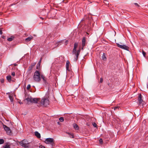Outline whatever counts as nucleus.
Returning a JSON list of instances; mask_svg holds the SVG:
<instances>
[{
  "mask_svg": "<svg viewBox=\"0 0 148 148\" xmlns=\"http://www.w3.org/2000/svg\"><path fill=\"white\" fill-rule=\"evenodd\" d=\"M93 126L95 127H97V124L95 123H94L93 124Z\"/></svg>",
  "mask_w": 148,
  "mask_h": 148,
  "instance_id": "obj_34",
  "label": "nucleus"
},
{
  "mask_svg": "<svg viewBox=\"0 0 148 148\" xmlns=\"http://www.w3.org/2000/svg\"><path fill=\"white\" fill-rule=\"evenodd\" d=\"M3 148H10V146L9 145H6L3 146Z\"/></svg>",
  "mask_w": 148,
  "mask_h": 148,
  "instance_id": "obj_24",
  "label": "nucleus"
},
{
  "mask_svg": "<svg viewBox=\"0 0 148 148\" xmlns=\"http://www.w3.org/2000/svg\"><path fill=\"white\" fill-rule=\"evenodd\" d=\"M9 97L10 98V99L11 101V102H13V97L11 95H9Z\"/></svg>",
  "mask_w": 148,
  "mask_h": 148,
  "instance_id": "obj_22",
  "label": "nucleus"
},
{
  "mask_svg": "<svg viewBox=\"0 0 148 148\" xmlns=\"http://www.w3.org/2000/svg\"><path fill=\"white\" fill-rule=\"evenodd\" d=\"M80 51V49H79L77 51L76 54L75 55L76 56V57L75 58L74 60L75 62H76L77 60L78 59V56H79Z\"/></svg>",
  "mask_w": 148,
  "mask_h": 148,
  "instance_id": "obj_8",
  "label": "nucleus"
},
{
  "mask_svg": "<svg viewBox=\"0 0 148 148\" xmlns=\"http://www.w3.org/2000/svg\"><path fill=\"white\" fill-rule=\"evenodd\" d=\"M69 136L70 138H74V136L73 134H71Z\"/></svg>",
  "mask_w": 148,
  "mask_h": 148,
  "instance_id": "obj_28",
  "label": "nucleus"
},
{
  "mask_svg": "<svg viewBox=\"0 0 148 148\" xmlns=\"http://www.w3.org/2000/svg\"><path fill=\"white\" fill-rule=\"evenodd\" d=\"M85 20V19L83 18L81 20V21H84Z\"/></svg>",
  "mask_w": 148,
  "mask_h": 148,
  "instance_id": "obj_47",
  "label": "nucleus"
},
{
  "mask_svg": "<svg viewBox=\"0 0 148 148\" xmlns=\"http://www.w3.org/2000/svg\"><path fill=\"white\" fill-rule=\"evenodd\" d=\"M134 4H135V5H136V6H138V7H139V6H140V5H138V4L137 3H134Z\"/></svg>",
  "mask_w": 148,
  "mask_h": 148,
  "instance_id": "obj_43",
  "label": "nucleus"
},
{
  "mask_svg": "<svg viewBox=\"0 0 148 148\" xmlns=\"http://www.w3.org/2000/svg\"><path fill=\"white\" fill-rule=\"evenodd\" d=\"M84 47H82V48H81V49H82V50H83V49H84Z\"/></svg>",
  "mask_w": 148,
  "mask_h": 148,
  "instance_id": "obj_50",
  "label": "nucleus"
},
{
  "mask_svg": "<svg viewBox=\"0 0 148 148\" xmlns=\"http://www.w3.org/2000/svg\"><path fill=\"white\" fill-rule=\"evenodd\" d=\"M103 79L102 78H101L100 79V82L101 83L103 82Z\"/></svg>",
  "mask_w": 148,
  "mask_h": 148,
  "instance_id": "obj_38",
  "label": "nucleus"
},
{
  "mask_svg": "<svg viewBox=\"0 0 148 148\" xmlns=\"http://www.w3.org/2000/svg\"><path fill=\"white\" fill-rule=\"evenodd\" d=\"M36 64V63H33L32 64H31L30 66L28 68L27 73L28 74H30L32 72V70L34 66Z\"/></svg>",
  "mask_w": 148,
  "mask_h": 148,
  "instance_id": "obj_6",
  "label": "nucleus"
},
{
  "mask_svg": "<svg viewBox=\"0 0 148 148\" xmlns=\"http://www.w3.org/2000/svg\"><path fill=\"white\" fill-rule=\"evenodd\" d=\"M116 44L117 46L120 48L128 51H129V47H128L125 45H120L118 43H116Z\"/></svg>",
  "mask_w": 148,
  "mask_h": 148,
  "instance_id": "obj_5",
  "label": "nucleus"
},
{
  "mask_svg": "<svg viewBox=\"0 0 148 148\" xmlns=\"http://www.w3.org/2000/svg\"><path fill=\"white\" fill-rule=\"evenodd\" d=\"M19 143L21 146L24 147H27L29 144L28 141L26 139H24L21 140L19 142Z\"/></svg>",
  "mask_w": 148,
  "mask_h": 148,
  "instance_id": "obj_3",
  "label": "nucleus"
},
{
  "mask_svg": "<svg viewBox=\"0 0 148 148\" xmlns=\"http://www.w3.org/2000/svg\"><path fill=\"white\" fill-rule=\"evenodd\" d=\"M14 37L13 36H11L10 37L8 38L7 40L10 42L12 41L14 39Z\"/></svg>",
  "mask_w": 148,
  "mask_h": 148,
  "instance_id": "obj_18",
  "label": "nucleus"
},
{
  "mask_svg": "<svg viewBox=\"0 0 148 148\" xmlns=\"http://www.w3.org/2000/svg\"><path fill=\"white\" fill-rule=\"evenodd\" d=\"M70 66V62L69 61H67L66 64V70L68 71H69V67Z\"/></svg>",
  "mask_w": 148,
  "mask_h": 148,
  "instance_id": "obj_13",
  "label": "nucleus"
},
{
  "mask_svg": "<svg viewBox=\"0 0 148 148\" xmlns=\"http://www.w3.org/2000/svg\"><path fill=\"white\" fill-rule=\"evenodd\" d=\"M50 144H51L52 147L54 146V142H53L52 143H50Z\"/></svg>",
  "mask_w": 148,
  "mask_h": 148,
  "instance_id": "obj_33",
  "label": "nucleus"
},
{
  "mask_svg": "<svg viewBox=\"0 0 148 148\" xmlns=\"http://www.w3.org/2000/svg\"><path fill=\"white\" fill-rule=\"evenodd\" d=\"M33 38V36H31L25 39V41L26 42H29Z\"/></svg>",
  "mask_w": 148,
  "mask_h": 148,
  "instance_id": "obj_17",
  "label": "nucleus"
},
{
  "mask_svg": "<svg viewBox=\"0 0 148 148\" xmlns=\"http://www.w3.org/2000/svg\"><path fill=\"white\" fill-rule=\"evenodd\" d=\"M3 127L4 130L6 132L7 134L8 135H10L11 134V131L10 128L6 125L3 124Z\"/></svg>",
  "mask_w": 148,
  "mask_h": 148,
  "instance_id": "obj_4",
  "label": "nucleus"
},
{
  "mask_svg": "<svg viewBox=\"0 0 148 148\" xmlns=\"http://www.w3.org/2000/svg\"><path fill=\"white\" fill-rule=\"evenodd\" d=\"M120 108V107L119 106L115 107L114 108V110H116V109L118 108V109Z\"/></svg>",
  "mask_w": 148,
  "mask_h": 148,
  "instance_id": "obj_36",
  "label": "nucleus"
},
{
  "mask_svg": "<svg viewBox=\"0 0 148 148\" xmlns=\"http://www.w3.org/2000/svg\"><path fill=\"white\" fill-rule=\"evenodd\" d=\"M40 99L34 98L33 99V101L32 103H38V101H39V100Z\"/></svg>",
  "mask_w": 148,
  "mask_h": 148,
  "instance_id": "obj_12",
  "label": "nucleus"
},
{
  "mask_svg": "<svg viewBox=\"0 0 148 148\" xmlns=\"http://www.w3.org/2000/svg\"><path fill=\"white\" fill-rule=\"evenodd\" d=\"M31 88V85L29 84L28 85L27 87V90H29Z\"/></svg>",
  "mask_w": 148,
  "mask_h": 148,
  "instance_id": "obj_31",
  "label": "nucleus"
},
{
  "mask_svg": "<svg viewBox=\"0 0 148 148\" xmlns=\"http://www.w3.org/2000/svg\"><path fill=\"white\" fill-rule=\"evenodd\" d=\"M42 59V58H40V60L38 62V63L37 64L39 66H40V64Z\"/></svg>",
  "mask_w": 148,
  "mask_h": 148,
  "instance_id": "obj_30",
  "label": "nucleus"
},
{
  "mask_svg": "<svg viewBox=\"0 0 148 148\" xmlns=\"http://www.w3.org/2000/svg\"><path fill=\"white\" fill-rule=\"evenodd\" d=\"M54 140L53 138H48L46 139L45 141V143L47 144H50V143L54 142Z\"/></svg>",
  "mask_w": 148,
  "mask_h": 148,
  "instance_id": "obj_7",
  "label": "nucleus"
},
{
  "mask_svg": "<svg viewBox=\"0 0 148 148\" xmlns=\"http://www.w3.org/2000/svg\"><path fill=\"white\" fill-rule=\"evenodd\" d=\"M2 38L3 39H5L6 38V37L4 36H2Z\"/></svg>",
  "mask_w": 148,
  "mask_h": 148,
  "instance_id": "obj_42",
  "label": "nucleus"
},
{
  "mask_svg": "<svg viewBox=\"0 0 148 148\" xmlns=\"http://www.w3.org/2000/svg\"><path fill=\"white\" fill-rule=\"evenodd\" d=\"M53 12H53V11H52H52H51V12H51V13H53Z\"/></svg>",
  "mask_w": 148,
  "mask_h": 148,
  "instance_id": "obj_48",
  "label": "nucleus"
},
{
  "mask_svg": "<svg viewBox=\"0 0 148 148\" xmlns=\"http://www.w3.org/2000/svg\"><path fill=\"white\" fill-rule=\"evenodd\" d=\"M68 40H66V41L65 43L66 45L68 44Z\"/></svg>",
  "mask_w": 148,
  "mask_h": 148,
  "instance_id": "obj_44",
  "label": "nucleus"
},
{
  "mask_svg": "<svg viewBox=\"0 0 148 148\" xmlns=\"http://www.w3.org/2000/svg\"><path fill=\"white\" fill-rule=\"evenodd\" d=\"M41 78L43 80L45 84H47L48 83L47 82L46 78L43 75H40Z\"/></svg>",
  "mask_w": 148,
  "mask_h": 148,
  "instance_id": "obj_10",
  "label": "nucleus"
},
{
  "mask_svg": "<svg viewBox=\"0 0 148 148\" xmlns=\"http://www.w3.org/2000/svg\"><path fill=\"white\" fill-rule=\"evenodd\" d=\"M99 143L100 144H102L103 143V140L101 138H100L99 140Z\"/></svg>",
  "mask_w": 148,
  "mask_h": 148,
  "instance_id": "obj_29",
  "label": "nucleus"
},
{
  "mask_svg": "<svg viewBox=\"0 0 148 148\" xmlns=\"http://www.w3.org/2000/svg\"><path fill=\"white\" fill-rule=\"evenodd\" d=\"M108 85H109H109H110V84L108 83Z\"/></svg>",
  "mask_w": 148,
  "mask_h": 148,
  "instance_id": "obj_52",
  "label": "nucleus"
},
{
  "mask_svg": "<svg viewBox=\"0 0 148 148\" xmlns=\"http://www.w3.org/2000/svg\"><path fill=\"white\" fill-rule=\"evenodd\" d=\"M44 12V11H42V12H41V14H42V15H45V14H44V13H43V12Z\"/></svg>",
  "mask_w": 148,
  "mask_h": 148,
  "instance_id": "obj_45",
  "label": "nucleus"
},
{
  "mask_svg": "<svg viewBox=\"0 0 148 148\" xmlns=\"http://www.w3.org/2000/svg\"><path fill=\"white\" fill-rule=\"evenodd\" d=\"M1 83H3L4 82V80L3 79H1Z\"/></svg>",
  "mask_w": 148,
  "mask_h": 148,
  "instance_id": "obj_39",
  "label": "nucleus"
},
{
  "mask_svg": "<svg viewBox=\"0 0 148 148\" xmlns=\"http://www.w3.org/2000/svg\"><path fill=\"white\" fill-rule=\"evenodd\" d=\"M49 99L46 97L42 98L40 101L41 104L45 106L49 105Z\"/></svg>",
  "mask_w": 148,
  "mask_h": 148,
  "instance_id": "obj_2",
  "label": "nucleus"
},
{
  "mask_svg": "<svg viewBox=\"0 0 148 148\" xmlns=\"http://www.w3.org/2000/svg\"><path fill=\"white\" fill-rule=\"evenodd\" d=\"M86 45V38L84 37L82 40V47H84Z\"/></svg>",
  "mask_w": 148,
  "mask_h": 148,
  "instance_id": "obj_11",
  "label": "nucleus"
},
{
  "mask_svg": "<svg viewBox=\"0 0 148 148\" xmlns=\"http://www.w3.org/2000/svg\"><path fill=\"white\" fill-rule=\"evenodd\" d=\"M59 120L61 122H62L64 121V118L62 117H61L59 119Z\"/></svg>",
  "mask_w": 148,
  "mask_h": 148,
  "instance_id": "obj_26",
  "label": "nucleus"
},
{
  "mask_svg": "<svg viewBox=\"0 0 148 148\" xmlns=\"http://www.w3.org/2000/svg\"><path fill=\"white\" fill-rule=\"evenodd\" d=\"M65 132L66 133V134H68L69 136L71 134V133H70L69 132Z\"/></svg>",
  "mask_w": 148,
  "mask_h": 148,
  "instance_id": "obj_40",
  "label": "nucleus"
},
{
  "mask_svg": "<svg viewBox=\"0 0 148 148\" xmlns=\"http://www.w3.org/2000/svg\"><path fill=\"white\" fill-rule=\"evenodd\" d=\"M101 58H102V59L104 60H105L106 59V54L105 53H103V54L101 56Z\"/></svg>",
  "mask_w": 148,
  "mask_h": 148,
  "instance_id": "obj_20",
  "label": "nucleus"
},
{
  "mask_svg": "<svg viewBox=\"0 0 148 148\" xmlns=\"http://www.w3.org/2000/svg\"><path fill=\"white\" fill-rule=\"evenodd\" d=\"M142 52L143 56L145 58L146 57V53L143 50H142Z\"/></svg>",
  "mask_w": 148,
  "mask_h": 148,
  "instance_id": "obj_27",
  "label": "nucleus"
},
{
  "mask_svg": "<svg viewBox=\"0 0 148 148\" xmlns=\"http://www.w3.org/2000/svg\"><path fill=\"white\" fill-rule=\"evenodd\" d=\"M4 140L3 139H0V144H2L4 143Z\"/></svg>",
  "mask_w": 148,
  "mask_h": 148,
  "instance_id": "obj_25",
  "label": "nucleus"
},
{
  "mask_svg": "<svg viewBox=\"0 0 148 148\" xmlns=\"http://www.w3.org/2000/svg\"><path fill=\"white\" fill-rule=\"evenodd\" d=\"M33 98L31 97H29L26 99V100L28 102H29L31 103H32Z\"/></svg>",
  "mask_w": 148,
  "mask_h": 148,
  "instance_id": "obj_14",
  "label": "nucleus"
},
{
  "mask_svg": "<svg viewBox=\"0 0 148 148\" xmlns=\"http://www.w3.org/2000/svg\"><path fill=\"white\" fill-rule=\"evenodd\" d=\"M6 79L8 82H10L11 81V76L10 75L6 77Z\"/></svg>",
  "mask_w": 148,
  "mask_h": 148,
  "instance_id": "obj_19",
  "label": "nucleus"
},
{
  "mask_svg": "<svg viewBox=\"0 0 148 148\" xmlns=\"http://www.w3.org/2000/svg\"><path fill=\"white\" fill-rule=\"evenodd\" d=\"M3 34V32L2 31V29L0 28V34L1 35Z\"/></svg>",
  "mask_w": 148,
  "mask_h": 148,
  "instance_id": "obj_35",
  "label": "nucleus"
},
{
  "mask_svg": "<svg viewBox=\"0 0 148 148\" xmlns=\"http://www.w3.org/2000/svg\"><path fill=\"white\" fill-rule=\"evenodd\" d=\"M73 127L76 130H78L79 129V126L76 124H73Z\"/></svg>",
  "mask_w": 148,
  "mask_h": 148,
  "instance_id": "obj_16",
  "label": "nucleus"
},
{
  "mask_svg": "<svg viewBox=\"0 0 148 148\" xmlns=\"http://www.w3.org/2000/svg\"><path fill=\"white\" fill-rule=\"evenodd\" d=\"M19 103L21 104H23V103L22 102H21V101H20L19 102Z\"/></svg>",
  "mask_w": 148,
  "mask_h": 148,
  "instance_id": "obj_46",
  "label": "nucleus"
},
{
  "mask_svg": "<svg viewBox=\"0 0 148 148\" xmlns=\"http://www.w3.org/2000/svg\"><path fill=\"white\" fill-rule=\"evenodd\" d=\"M142 96L141 94H139L138 96V100L139 102V105L141 104L143 101V100L142 99Z\"/></svg>",
  "mask_w": 148,
  "mask_h": 148,
  "instance_id": "obj_9",
  "label": "nucleus"
},
{
  "mask_svg": "<svg viewBox=\"0 0 148 148\" xmlns=\"http://www.w3.org/2000/svg\"><path fill=\"white\" fill-rule=\"evenodd\" d=\"M40 72L38 71H36L34 73L33 79L34 81L36 82H39L41 80V77Z\"/></svg>",
  "mask_w": 148,
  "mask_h": 148,
  "instance_id": "obj_1",
  "label": "nucleus"
},
{
  "mask_svg": "<svg viewBox=\"0 0 148 148\" xmlns=\"http://www.w3.org/2000/svg\"><path fill=\"white\" fill-rule=\"evenodd\" d=\"M24 148H29L28 147V145H27V147H24Z\"/></svg>",
  "mask_w": 148,
  "mask_h": 148,
  "instance_id": "obj_49",
  "label": "nucleus"
},
{
  "mask_svg": "<svg viewBox=\"0 0 148 148\" xmlns=\"http://www.w3.org/2000/svg\"><path fill=\"white\" fill-rule=\"evenodd\" d=\"M40 18H41V19H43V18H42V17H40Z\"/></svg>",
  "mask_w": 148,
  "mask_h": 148,
  "instance_id": "obj_51",
  "label": "nucleus"
},
{
  "mask_svg": "<svg viewBox=\"0 0 148 148\" xmlns=\"http://www.w3.org/2000/svg\"><path fill=\"white\" fill-rule=\"evenodd\" d=\"M13 76H14L15 75V73L14 72H12L11 74Z\"/></svg>",
  "mask_w": 148,
  "mask_h": 148,
  "instance_id": "obj_37",
  "label": "nucleus"
},
{
  "mask_svg": "<svg viewBox=\"0 0 148 148\" xmlns=\"http://www.w3.org/2000/svg\"><path fill=\"white\" fill-rule=\"evenodd\" d=\"M77 51V49L76 48H74L73 50L72 53L73 54H76V53Z\"/></svg>",
  "mask_w": 148,
  "mask_h": 148,
  "instance_id": "obj_21",
  "label": "nucleus"
},
{
  "mask_svg": "<svg viewBox=\"0 0 148 148\" xmlns=\"http://www.w3.org/2000/svg\"><path fill=\"white\" fill-rule=\"evenodd\" d=\"M78 45V43L77 42H75L74 44V48H77Z\"/></svg>",
  "mask_w": 148,
  "mask_h": 148,
  "instance_id": "obj_23",
  "label": "nucleus"
},
{
  "mask_svg": "<svg viewBox=\"0 0 148 148\" xmlns=\"http://www.w3.org/2000/svg\"><path fill=\"white\" fill-rule=\"evenodd\" d=\"M40 148H46L44 146L41 145L40 146Z\"/></svg>",
  "mask_w": 148,
  "mask_h": 148,
  "instance_id": "obj_41",
  "label": "nucleus"
},
{
  "mask_svg": "<svg viewBox=\"0 0 148 148\" xmlns=\"http://www.w3.org/2000/svg\"><path fill=\"white\" fill-rule=\"evenodd\" d=\"M36 68L37 70H38V71H39V69H40V66H39L37 64Z\"/></svg>",
  "mask_w": 148,
  "mask_h": 148,
  "instance_id": "obj_32",
  "label": "nucleus"
},
{
  "mask_svg": "<svg viewBox=\"0 0 148 148\" xmlns=\"http://www.w3.org/2000/svg\"><path fill=\"white\" fill-rule=\"evenodd\" d=\"M16 64H15V65H14V66H16Z\"/></svg>",
  "mask_w": 148,
  "mask_h": 148,
  "instance_id": "obj_53",
  "label": "nucleus"
},
{
  "mask_svg": "<svg viewBox=\"0 0 148 148\" xmlns=\"http://www.w3.org/2000/svg\"><path fill=\"white\" fill-rule=\"evenodd\" d=\"M35 135L38 138H40L41 137L40 134L38 132H35Z\"/></svg>",
  "mask_w": 148,
  "mask_h": 148,
  "instance_id": "obj_15",
  "label": "nucleus"
}]
</instances>
